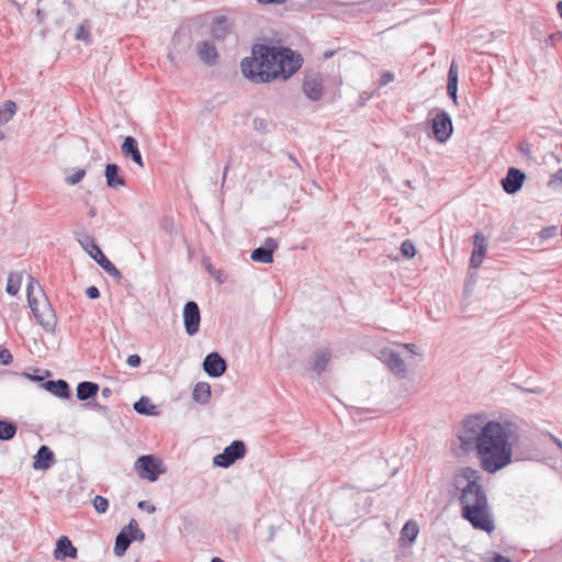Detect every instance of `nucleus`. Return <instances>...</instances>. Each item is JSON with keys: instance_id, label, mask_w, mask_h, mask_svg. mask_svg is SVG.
<instances>
[{"instance_id": "nucleus-1", "label": "nucleus", "mask_w": 562, "mask_h": 562, "mask_svg": "<svg viewBox=\"0 0 562 562\" xmlns=\"http://www.w3.org/2000/svg\"><path fill=\"white\" fill-rule=\"evenodd\" d=\"M516 437L514 423L486 420L484 415L468 416L458 434L461 449L468 453L475 451L482 470L487 473H496L512 462Z\"/></svg>"}, {"instance_id": "nucleus-2", "label": "nucleus", "mask_w": 562, "mask_h": 562, "mask_svg": "<svg viewBox=\"0 0 562 562\" xmlns=\"http://www.w3.org/2000/svg\"><path fill=\"white\" fill-rule=\"evenodd\" d=\"M303 64L302 55L286 46L256 43L240 61L241 74L254 83L286 81Z\"/></svg>"}, {"instance_id": "nucleus-3", "label": "nucleus", "mask_w": 562, "mask_h": 562, "mask_svg": "<svg viewBox=\"0 0 562 562\" xmlns=\"http://www.w3.org/2000/svg\"><path fill=\"white\" fill-rule=\"evenodd\" d=\"M459 492L461 517L474 529L492 533L495 530V524L484 488L473 487L471 492L460 488Z\"/></svg>"}, {"instance_id": "nucleus-4", "label": "nucleus", "mask_w": 562, "mask_h": 562, "mask_svg": "<svg viewBox=\"0 0 562 562\" xmlns=\"http://www.w3.org/2000/svg\"><path fill=\"white\" fill-rule=\"evenodd\" d=\"M40 286L38 282L33 278L29 277V283L26 286V296H27V303L32 311V314L34 315L36 322L48 333H52L55 330L57 318L54 308L52 307V304L49 303L48 299L44 294V292L40 289V292L43 295V300L38 301L34 294V286Z\"/></svg>"}, {"instance_id": "nucleus-5", "label": "nucleus", "mask_w": 562, "mask_h": 562, "mask_svg": "<svg viewBox=\"0 0 562 562\" xmlns=\"http://www.w3.org/2000/svg\"><path fill=\"white\" fill-rule=\"evenodd\" d=\"M246 453V443L243 440H234L224 448L223 452L217 453L213 458V464L218 468L227 469L236 461L244 459Z\"/></svg>"}, {"instance_id": "nucleus-6", "label": "nucleus", "mask_w": 562, "mask_h": 562, "mask_svg": "<svg viewBox=\"0 0 562 562\" xmlns=\"http://www.w3.org/2000/svg\"><path fill=\"white\" fill-rule=\"evenodd\" d=\"M135 470L140 479H146L149 482L157 481L159 475L164 473L161 461L153 454L138 457L135 461Z\"/></svg>"}, {"instance_id": "nucleus-7", "label": "nucleus", "mask_w": 562, "mask_h": 562, "mask_svg": "<svg viewBox=\"0 0 562 562\" xmlns=\"http://www.w3.org/2000/svg\"><path fill=\"white\" fill-rule=\"evenodd\" d=\"M430 123L432 135L438 143H446L451 137L453 124L448 112L439 111Z\"/></svg>"}, {"instance_id": "nucleus-8", "label": "nucleus", "mask_w": 562, "mask_h": 562, "mask_svg": "<svg viewBox=\"0 0 562 562\" xmlns=\"http://www.w3.org/2000/svg\"><path fill=\"white\" fill-rule=\"evenodd\" d=\"M482 475L479 470L471 467L460 468L453 477V486L456 490L465 488V492H471L473 487H483L481 484Z\"/></svg>"}, {"instance_id": "nucleus-9", "label": "nucleus", "mask_w": 562, "mask_h": 562, "mask_svg": "<svg viewBox=\"0 0 562 562\" xmlns=\"http://www.w3.org/2000/svg\"><path fill=\"white\" fill-rule=\"evenodd\" d=\"M538 441L543 446V449L529 448V460H536L540 462H548L552 458L550 457V446H557L562 452V441L551 434H541L538 436Z\"/></svg>"}, {"instance_id": "nucleus-10", "label": "nucleus", "mask_w": 562, "mask_h": 562, "mask_svg": "<svg viewBox=\"0 0 562 562\" xmlns=\"http://www.w3.org/2000/svg\"><path fill=\"white\" fill-rule=\"evenodd\" d=\"M201 313L196 302L188 301L183 307V325L189 336H194L200 329Z\"/></svg>"}, {"instance_id": "nucleus-11", "label": "nucleus", "mask_w": 562, "mask_h": 562, "mask_svg": "<svg viewBox=\"0 0 562 562\" xmlns=\"http://www.w3.org/2000/svg\"><path fill=\"white\" fill-rule=\"evenodd\" d=\"M202 367L210 378H220L226 372L227 362L218 352L213 351L206 355Z\"/></svg>"}, {"instance_id": "nucleus-12", "label": "nucleus", "mask_w": 562, "mask_h": 562, "mask_svg": "<svg viewBox=\"0 0 562 562\" xmlns=\"http://www.w3.org/2000/svg\"><path fill=\"white\" fill-rule=\"evenodd\" d=\"M526 180V173L518 168L510 167L506 176L501 180L503 190L507 194H515L518 192Z\"/></svg>"}, {"instance_id": "nucleus-13", "label": "nucleus", "mask_w": 562, "mask_h": 562, "mask_svg": "<svg viewBox=\"0 0 562 562\" xmlns=\"http://www.w3.org/2000/svg\"><path fill=\"white\" fill-rule=\"evenodd\" d=\"M277 249V240L272 237H268L265 239L263 245L251 251L250 258L255 262L271 263L273 262V254Z\"/></svg>"}, {"instance_id": "nucleus-14", "label": "nucleus", "mask_w": 562, "mask_h": 562, "mask_svg": "<svg viewBox=\"0 0 562 562\" xmlns=\"http://www.w3.org/2000/svg\"><path fill=\"white\" fill-rule=\"evenodd\" d=\"M302 89L311 101H319L323 97V78L318 74L306 75Z\"/></svg>"}, {"instance_id": "nucleus-15", "label": "nucleus", "mask_w": 562, "mask_h": 562, "mask_svg": "<svg viewBox=\"0 0 562 562\" xmlns=\"http://www.w3.org/2000/svg\"><path fill=\"white\" fill-rule=\"evenodd\" d=\"M54 559L64 561L66 559H77L78 549L67 536H60L56 541V548L53 552Z\"/></svg>"}, {"instance_id": "nucleus-16", "label": "nucleus", "mask_w": 562, "mask_h": 562, "mask_svg": "<svg viewBox=\"0 0 562 562\" xmlns=\"http://www.w3.org/2000/svg\"><path fill=\"white\" fill-rule=\"evenodd\" d=\"M55 454L53 450L46 446L42 445L36 454L33 457V469L34 470H43L46 471L50 469L55 463Z\"/></svg>"}, {"instance_id": "nucleus-17", "label": "nucleus", "mask_w": 562, "mask_h": 562, "mask_svg": "<svg viewBox=\"0 0 562 562\" xmlns=\"http://www.w3.org/2000/svg\"><path fill=\"white\" fill-rule=\"evenodd\" d=\"M330 358L331 352L328 348H318L314 351L312 359L308 361L307 368L317 374H322L326 371Z\"/></svg>"}, {"instance_id": "nucleus-18", "label": "nucleus", "mask_w": 562, "mask_h": 562, "mask_svg": "<svg viewBox=\"0 0 562 562\" xmlns=\"http://www.w3.org/2000/svg\"><path fill=\"white\" fill-rule=\"evenodd\" d=\"M104 177L106 186L111 189H117L126 184V180L122 173V169L116 164L105 165Z\"/></svg>"}, {"instance_id": "nucleus-19", "label": "nucleus", "mask_w": 562, "mask_h": 562, "mask_svg": "<svg viewBox=\"0 0 562 562\" xmlns=\"http://www.w3.org/2000/svg\"><path fill=\"white\" fill-rule=\"evenodd\" d=\"M385 356V364L389 370L395 374L397 378H405L407 373V369L405 362L403 361L401 355L394 350H390L389 352H384Z\"/></svg>"}, {"instance_id": "nucleus-20", "label": "nucleus", "mask_w": 562, "mask_h": 562, "mask_svg": "<svg viewBox=\"0 0 562 562\" xmlns=\"http://www.w3.org/2000/svg\"><path fill=\"white\" fill-rule=\"evenodd\" d=\"M121 151L125 157L131 158L136 165L142 168L144 167L143 157L135 137L126 136L121 146Z\"/></svg>"}, {"instance_id": "nucleus-21", "label": "nucleus", "mask_w": 562, "mask_h": 562, "mask_svg": "<svg viewBox=\"0 0 562 562\" xmlns=\"http://www.w3.org/2000/svg\"><path fill=\"white\" fill-rule=\"evenodd\" d=\"M196 53L200 59L207 66H213L217 63L218 53L213 43L202 41L196 44Z\"/></svg>"}, {"instance_id": "nucleus-22", "label": "nucleus", "mask_w": 562, "mask_h": 562, "mask_svg": "<svg viewBox=\"0 0 562 562\" xmlns=\"http://www.w3.org/2000/svg\"><path fill=\"white\" fill-rule=\"evenodd\" d=\"M42 386L59 398L68 400L71 396L70 386L68 382L63 379L45 381Z\"/></svg>"}, {"instance_id": "nucleus-23", "label": "nucleus", "mask_w": 562, "mask_h": 562, "mask_svg": "<svg viewBox=\"0 0 562 562\" xmlns=\"http://www.w3.org/2000/svg\"><path fill=\"white\" fill-rule=\"evenodd\" d=\"M418 533V524L413 519L407 520L400 532V546L403 548L411 547L416 541Z\"/></svg>"}, {"instance_id": "nucleus-24", "label": "nucleus", "mask_w": 562, "mask_h": 562, "mask_svg": "<svg viewBox=\"0 0 562 562\" xmlns=\"http://www.w3.org/2000/svg\"><path fill=\"white\" fill-rule=\"evenodd\" d=\"M473 250L470 258V266L472 268H479L486 252V244L483 234L480 232L473 236Z\"/></svg>"}, {"instance_id": "nucleus-25", "label": "nucleus", "mask_w": 562, "mask_h": 562, "mask_svg": "<svg viewBox=\"0 0 562 562\" xmlns=\"http://www.w3.org/2000/svg\"><path fill=\"white\" fill-rule=\"evenodd\" d=\"M75 239L80 244L82 249L93 259L102 250L95 243L94 238L82 231H74Z\"/></svg>"}, {"instance_id": "nucleus-26", "label": "nucleus", "mask_w": 562, "mask_h": 562, "mask_svg": "<svg viewBox=\"0 0 562 562\" xmlns=\"http://www.w3.org/2000/svg\"><path fill=\"white\" fill-rule=\"evenodd\" d=\"M231 33L228 19L225 15L215 16L211 25V36L216 41H224Z\"/></svg>"}, {"instance_id": "nucleus-27", "label": "nucleus", "mask_w": 562, "mask_h": 562, "mask_svg": "<svg viewBox=\"0 0 562 562\" xmlns=\"http://www.w3.org/2000/svg\"><path fill=\"white\" fill-rule=\"evenodd\" d=\"M133 542L132 535L128 530V525L121 529V531L115 537L114 549L113 552L116 557H123L131 543Z\"/></svg>"}, {"instance_id": "nucleus-28", "label": "nucleus", "mask_w": 562, "mask_h": 562, "mask_svg": "<svg viewBox=\"0 0 562 562\" xmlns=\"http://www.w3.org/2000/svg\"><path fill=\"white\" fill-rule=\"evenodd\" d=\"M100 387L95 382L82 381L78 383L76 395L79 401H89L97 396Z\"/></svg>"}, {"instance_id": "nucleus-29", "label": "nucleus", "mask_w": 562, "mask_h": 562, "mask_svg": "<svg viewBox=\"0 0 562 562\" xmlns=\"http://www.w3.org/2000/svg\"><path fill=\"white\" fill-rule=\"evenodd\" d=\"M458 92V66L454 60L451 61L449 70H448V80H447V94L450 99L457 103Z\"/></svg>"}, {"instance_id": "nucleus-30", "label": "nucleus", "mask_w": 562, "mask_h": 562, "mask_svg": "<svg viewBox=\"0 0 562 562\" xmlns=\"http://www.w3.org/2000/svg\"><path fill=\"white\" fill-rule=\"evenodd\" d=\"M134 411L144 416H159L160 411L158 407L153 404L147 396H142L138 401L134 403Z\"/></svg>"}, {"instance_id": "nucleus-31", "label": "nucleus", "mask_w": 562, "mask_h": 562, "mask_svg": "<svg viewBox=\"0 0 562 562\" xmlns=\"http://www.w3.org/2000/svg\"><path fill=\"white\" fill-rule=\"evenodd\" d=\"M93 260L112 278L116 281H121L123 276L121 271L115 267V265L101 251L99 255L94 256Z\"/></svg>"}, {"instance_id": "nucleus-32", "label": "nucleus", "mask_w": 562, "mask_h": 562, "mask_svg": "<svg viewBox=\"0 0 562 562\" xmlns=\"http://www.w3.org/2000/svg\"><path fill=\"white\" fill-rule=\"evenodd\" d=\"M192 398L201 405L207 404L211 398L210 384L206 382L196 383L192 392Z\"/></svg>"}, {"instance_id": "nucleus-33", "label": "nucleus", "mask_w": 562, "mask_h": 562, "mask_svg": "<svg viewBox=\"0 0 562 562\" xmlns=\"http://www.w3.org/2000/svg\"><path fill=\"white\" fill-rule=\"evenodd\" d=\"M18 432V425L13 420L0 419V440L10 441Z\"/></svg>"}, {"instance_id": "nucleus-34", "label": "nucleus", "mask_w": 562, "mask_h": 562, "mask_svg": "<svg viewBox=\"0 0 562 562\" xmlns=\"http://www.w3.org/2000/svg\"><path fill=\"white\" fill-rule=\"evenodd\" d=\"M91 24L88 20H85L77 29L75 38L77 41L83 42L86 45H90L92 43V36L90 33Z\"/></svg>"}, {"instance_id": "nucleus-35", "label": "nucleus", "mask_w": 562, "mask_h": 562, "mask_svg": "<svg viewBox=\"0 0 562 562\" xmlns=\"http://www.w3.org/2000/svg\"><path fill=\"white\" fill-rule=\"evenodd\" d=\"M15 111L16 104L11 100L5 101L0 108V125L7 124L13 117Z\"/></svg>"}, {"instance_id": "nucleus-36", "label": "nucleus", "mask_w": 562, "mask_h": 562, "mask_svg": "<svg viewBox=\"0 0 562 562\" xmlns=\"http://www.w3.org/2000/svg\"><path fill=\"white\" fill-rule=\"evenodd\" d=\"M22 283V274L16 272H11L8 277L5 291L9 295H16L20 291Z\"/></svg>"}, {"instance_id": "nucleus-37", "label": "nucleus", "mask_w": 562, "mask_h": 562, "mask_svg": "<svg viewBox=\"0 0 562 562\" xmlns=\"http://www.w3.org/2000/svg\"><path fill=\"white\" fill-rule=\"evenodd\" d=\"M557 232L558 227L555 225L547 226L538 233L537 237L532 238L530 244L532 246H540L542 241L554 237L557 235Z\"/></svg>"}, {"instance_id": "nucleus-38", "label": "nucleus", "mask_w": 562, "mask_h": 562, "mask_svg": "<svg viewBox=\"0 0 562 562\" xmlns=\"http://www.w3.org/2000/svg\"><path fill=\"white\" fill-rule=\"evenodd\" d=\"M128 530L132 535L133 541H139V542L144 541L145 533L143 530L139 529L138 522L136 521V519L132 518L128 521Z\"/></svg>"}, {"instance_id": "nucleus-39", "label": "nucleus", "mask_w": 562, "mask_h": 562, "mask_svg": "<svg viewBox=\"0 0 562 562\" xmlns=\"http://www.w3.org/2000/svg\"><path fill=\"white\" fill-rule=\"evenodd\" d=\"M401 254L405 258H413L416 255V247L411 239H405L401 244Z\"/></svg>"}, {"instance_id": "nucleus-40", "label": "nucleus", "mask_w": 562, "mask_h": 562, "mask_svg": "<svg viewBox=\"0 0 562 562\" xmlns=\"http://www.w3.org/2000/svg\"><path fill=\"white\" fill-rule=\"evenodd\" d=\"M93 507L97 513L104 514L109 508V501L104 496L97 495L92 501Z\"/></svg>"}, {"instance_id": "nucleus-41", "label": "nucleus", "mask_w": 562, "mask_h": 562, "mask_svg": "<svg viewBox=\"0 0 562 562\" xmlns=\"http://www.w3.org/2000/svg\"><path fill=\"white\" fill-rule=\"evenodd\" d=\"M252 126L257 132L260 133H268L269 132V122L266 119L262 117H255L252 120Z\"/></svg>"}, {"instance_id": "nucleus-42", "label": "nucleus", "mask_w": 562, "mask_h": 562, "mask_svg": "<svg viewBox=\"0 0 562 562\" xmlns=\"http://www.w3.org/2000/svg\"><path fill=\"white\" fill-rule=\"evenodd\" d=\"M86 176L85 169H78L75 173L66 178V183L70 186H75L79 183Z\"/></svg>"}, {"instance_id": "nucleus-43", "label": "nucleus", "mask_w": 562, "mask_h": 562, "mask_svg": "<svg viewBox=\"0 0 562 562\" xmlns=\"http://www.w3.org/2000/svg\"><path fill=\"white\" fill-rule=\"evenodd\" d=\"M206 271L218 282L224 283L226 278L222 270L215 269L211 263L206 265Z\"/></svg>"}, {"instance_id": "nucleus-44", "label": "nucleus", "mask_w": 562, "mask_h": 562, "mask_svg": "<svg viewBox=\"0 0 562 562\" xmlns=\"http://www.w3.org/2000/svg\"><path fill=\"white\" fill-rule=\"evenodd\" d=\"M13 361L12 353L9 349L2 348L0 349V363L3 366H9Z\"/></svg>"}, {"instance_id": "nucleus-45", "label": "nucleus", "mask_w": 562, "mask_h": 562, "mask_svg": "<svg viewBox=\"0 0 562 562\" xmlns=\"http://www.w3.org/2000/svg\"><path fill=\"white\" fill-rule=\"evenodd\" d=\"M394 78H395V76L393 72H391L389 70H384L380 75L379 86L380 87L386 86L387 83L392 82L394 80Z\"/></svg>"}, {"instance_id": "nucleus-46", "label": "nucleus", "mask_w": 562, "mask_h": 562, "mask_svg": "<svg viewBox=\"0 0 562 562\" xmlns=\"http://www.w3.org/2000/svg\"><path fill=\"white\" fill-rule=\"evenodd\" d=\"M485 562H512V560L498 552H493Z\"/></svg>"}, {"instance_id": "nucleus-47", "label": "nucleus", "mask_w": 562, "mask_h": 562, "mask_svg": "<svg viewBox=\"0 0 562 562\" xmlns=\"http://www.w3.org/2000/svg\"><path fill=\"white\" fill-rule=\"evenodd\" d=\"M85 293L91 300H97L100 297V290L95 285L88 286Z\"/></svg>"}, {"instance_id": "nucleus-48", "label": "nucleus", "mask_w": 562, "mask_h": 562, "mask_svg": "<svg viewBox=\"0 0 562 562\" xmlns=\"http://www.w3.org/2000/svg\"><path fill=\"white\" fill-rule=\"evenodd\" d=\"M126 363L130 366V367H133V368H137L140 366L142 363V358L139 357V355L137 353H134V355H130L126 359Z\"/></svg>"}, {"instance_id": "nucleus-49", "label": "nucleus", "mask_w": 562, "mask_h": 562, "mask_svg": "<svg viewBox=\"0 0 562 562\" xmlns=\"http://www.w3.org/2000/svg\"><path fill=\"white\" fill-rule=\"evenodd\" d=\"M137 506L139 509L146 510L147 513H154L156 510V507L148 501H140Z\"/></svg>"}, {"instance_id": "nucleus-50", "label": "nucleus", "mask_w": 562, "mask_h": 562, "mask_svg": "<svg viewBox=\"0 0 562 562\" xmlns=\"http://www.w3.org/2000/svg\"><path fill=\"white\" fill-rule=\"evenodd\" d=\"M561 38V33H552L546 38L547 45L553 46L555 41Z\"/></svg>"}, {"instance_id": "nucleus-51", "label": "nucleus", "mask_w": 562, "mask_h": 562, "mask_svg": "<svg viewBox=\"0 0 562 562\" xmlns=\"http://www.w3.org/2000/svg\"><path fill=\"white\" fill-rule=\"evenodd\" d=\"M87 405H91L94 409L101 412L104 415L108 414V412H109V408L106 406L101 405L98 402H93L92 404L88 403Z\"/></svg>"}, {"instance_id": "nucleus-52", "label": "nucleus", "mask_w": 562, "mask_h": 562, "mask_svg": "<svg viewBox=\"0 0 562 562\" xmlns=\"http://www.w3.org/2000/svg\"><path fill=\"white\" fill-rule=\"evenodd\" d=\"M552 182H559L562 184V168H560L552 177V179L550 180L549 184H551Z\"/></svg>"}, {"instance_id": "nucleus-53", "label": "nucleus", "mask_w": 562, "mask_h": 562, "mask_svg": "<svg viewBox=\"0 0 562 562\" xmlns=\"http://www.w3.org/2000/svg\"><path fill=\"white\" fill-rule=\"evenodd\" d=\"M260 4H283L286 0H256Z\"/></svg>"}, {"instance_id": "nucleus-54", "label": "nucleus", "mask_w": 562, "mask_h": 562, "mask_svg": "<svg viewBox=\"0 0 562 562\" xmlns=\"http://www.w3.org/2000/svg\"><path fill=\"white\" fill-rule=\"evenodd\" d=\"M404 347L413 355H420L418 351V347L415 344H406L404 345Z\"/></svg>"}, {"instance_id": "nucleus-55", "label": "nucleus", "mask_w": 562, "mask_h": 562, "mask_svg": "<svg viewBox=\"0 0 562 562\" xmlns=\"http://www.w3.org/2000/svg\"><path fill=\"white\" fill-rule=\"evenodd\" d=\"M36 18H37L40 23H43L45 18H46V14H45V12L43 10L37 9L36 10Z\"/></svg>"}, {"instance_id": "nucleus-56", "label": "nucleus", "mask_w": 562, "mask_h": 562, "mask_svg": "<svg viewBox=\"0 0 562 562\" xmlns=\"http://www.w3.org/2000/svg\"><path fill=\"white\" fill-rule=\"evenodd\" d=\"M25 376L29 378L31 381H36V382H41L44 380L43 376L37 375V374L25 373Z\"/></svg>"}, {"instance_id": "nucleus-57", "label": "nucleus", "mask_w": 562, "mask_h": 562, "mask_svg": "<svg viewBox=\"0 0 562 562\" xmlns=\"http://www.w3.org/2000/svg\"><path fill=\"white\" fill-rule=\"evenodd\" d=\"M111 395H112V390H111L110 387H104V389L102 390V396H104V397H106V398H108V397H110Z\"/></svg>"}, {"instance_id": "nucleus-58", "label": "nucleus", "mask_w": 562, "mask_h": 562, "mask_svg": "<svg viewBox=\"0 0 562 562\" xmlns=\"http://www.w3.org/2000/svg\"><path fill=\"white\" fill-rule=\"evenodd\" d=\"M231 162H232V159L229 158V160L227 161V164H226V166H225V168H224V172H223V181H225V179H226V175H227V171H228V169H229V167H231Z\"/></svg>"}, {"instance_id": "nucleus-59", "label": "nucleus", "mask_w": 562, "mask_h": 562, "mask_svg": "<svg viewBox=\"0 0 562 562\" xmlns=\"http://www.w3.org/2000/svg\"><path fill=\"white\" fill-rule=\"evenodd\" d=\"M526 146H527V145H526L524 142H520V143H519V145H518V149H519L522 154H525V155H527V147H526Z\"/></svg>"}, {"instance_id": "nucleus-60", "label": "nucleus", "mask_w": 562, "mask_h": 562, "mask_svg": "<svg viewBox=\"0 0 562 562\" xmlns=\"http://www.w3.org/2000/svg\"><path fill=\"white\" fill-rule=\"evenodd\" d=\"M88 216L89 217H94L97 216V209L95 207H91L88 212Z\"/></svg>"}, {"instance_id": "nucleus-61", "label": "nucleus", "mask_w": 562, "mask_h": 562, "mask_svg": "<svg viewBox=\"0 0 562 562\" xmlns=\"http://www.w3.org/2000/svg\"><path fill=\"white\" fill-rule=\"evenodd\" d=\"M557 10H558V13L560 14V16L562 19V1H559L557 3Z\"/></svg>"}, {"instance_id": "nucleus-62", "label": "nucleus", "mask_w": 562, "mask_h": 562, "mask_svg": "<svg viewBox=\"0 0 562 562\" xmlns=\"http://www.w3.org/2000/svg\"><path fill=\"white\" fill-rule=\"evenodd\" d=\"M532 37H533L535 40L541 41V36H540V34H539V33H536L535 31H532Z\"/></svg>"}, {"instance_id": "nucleus-63", "label": "nucleus", "mask_w": 562, "mask_h": 562, "mask_svg": "<svg viewBox=\"0 0 562 562\" xmlns=\"http://www.w3.org/2000/svg\"><path fill=\"white\" fill-rule=\"evenodd\" d=\"M211 562H225V561L218 557H215L211 560Z\"/></svg>"}, {"instance_id": "nucleus-64", "label": "nucleus", "mask_w": 562, "mask_h": 562, "mask_svg": "<svg viewBox=\"0 0 562 562\" xmlns=\"http://www.w3.org/2000/svg\"><path fill=\"white\" fill-rule=\"evenodd\" d=\"M528 392H529V393H539V392H540V390H536V389H530V387H529V389H528Z\"/></svg>"}]
</instances>
